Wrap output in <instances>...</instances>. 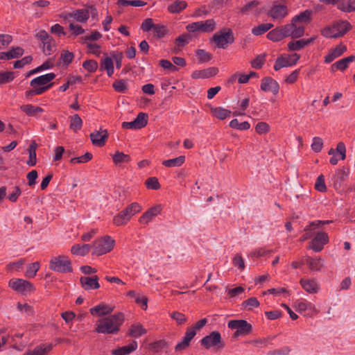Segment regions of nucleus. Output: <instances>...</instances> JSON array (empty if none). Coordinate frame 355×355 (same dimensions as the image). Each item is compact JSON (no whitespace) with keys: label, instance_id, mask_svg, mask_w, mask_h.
<instances>
[{"label":"nucleus","instance_id":"1","mask_svg":"<svg viewBox=\"0 0 355 355\" xmlns=\"http://www.w3.org/2000/svg\"><path fill=\"white\" fill-rule=\"evenodd\" d=\"M123 321V315L118 313L110 317L98 320L96 331L101 334H115L119 331V327Z\"/></svg>","mask_w":355,"mask_h":355},{"label":"nucleus","instance_id":"2","mask_svg":"<svg viewBox=\"0 0 355 355\" xmlns=\"http://www.w3.org/2000/svg\"><path fill=\"white\" fill-rule=\"evenodd\" d=\"M350 28L351 25L347 21H338L322 29L321 34L325 37L337 38L344 35Z\"/></svg>","mask_w":355,"mask_h":355},{"label":"nucleus","instance_id":"3","mask_svg":"<svg viewBox=\"0 0 355 355\" xmlns=\"http://www.w3.org/2000/svg\"><path fill=\"white\" fill-rule=\"evenodd\" d=\"M200 344L205 349H209L214 348L216 351L222 349L225 347V343L222 339L220 334L214 331L209 335L202 338Z\"/></svg>","mask_w":355,"mask_h":355},{"label":"nucleus","instance_id":"4","mask_svg":"<svg viewBox=\"0 0 355 355\" xmlns=\"http://www.w3.org/2000/svg\"><path fill=\"white\" fill-rule=\"evenodd\" d=\"M49 268L53 271L62 273L72 271L71 261L64 255L53 257L50 261Z\"/></svg>","mask_w":355,"mask_h":355},{"label":"nucleus","instance_id":"5","mask_svg":"<svg viewBox=\"0 0 355 355\" xmlns=\"http://www.w3.org/2000/svg\"><path fill=\"white\" fill-rule=\"evenodd\" d=\"M216 21L213 19H209L205 21H199L193 22L187 26L186 28L188 31L210 33L216 28Z\"/></svg>","mask_w":355,"mask_h":355},{"label":"nucleus","instance_id":"6","mask_svg":"<svg viewBox=\"0 0 355 355\" xmlns=\"http://www.w3.org/2000/svg\"><path fill=\"white\" fill-rule=\"evenodd\" d=\"M8 285L12 290L24 295L31 294L35 290L31 282L23 279H11Z\"/></svg>","mask_w":355,"mask_h":355},{"label":"nucleus","instance_id":"7","mask_svg":"<svg viewBox=\"0 0 355 355\" xmlns=\"http://www.w3.org/2000/svg\"><path fill=\"white\" fill-rule=\"evenodd\" d=\"M228 327L232 329H236L234 337H239L243 335L249 334L252 330V325L244 320H232L229 321Z\"/></svg>","mask_w":355,"mask_h":355},{"label":"nucleus","instance_id":"8","mask_svg":"<svg viewBox=\"0 0 355 355\" xmlns=\"http://www.w3.org/2000/svg\"><path fill=\"white\" fill-rule=\"evenodd\" d=\"M114 241L110 236H105L96 241L93 247L94 248V254L100 256L106 254L113 248Z\"/></svg>","mask_w":355,"mask_h":355},{"label":"nucleus","instance_id":"9","mask_svg":"<svg viewBox=\"0 0 355 355\" xmlns=\"http://www.w3.org/2000/svg\"><path fill=\"white\" fill-rule=\"evenodd\" d=\"M212 40L218 48L225 49L228 44L234 41L232 32L230 29L227 31L217 32L214 35Z\"/></svg>","mask_w":355,"mask_h":355},{"label":"nucleus","instance_id":"10","mask_svg":"<svg viewBox=\"0 0 355 355\" xmlns=\"http://www.w3.org/2000/svg\"><path fill=\"white\" fill-rule=\"evenodd\" d=\"M147 114L143 112L139 113L137 118L130 122H123L122 128L124 129L139 130L145 127L147 124Z\"/></svg>","mask_w":355,"mask_h":355},{"label":"nucleus","instance_id":"11","mask_svg":"<svg viewBox=\"0 0 355 355\" xmlns=\"http://www.w3.org/2000/svg\"><path fill=\"white\" fill-rule=\"evenodd\" d=\"M329 242V236L324 232L319 231L311 241V249L315 252H320L323 246Z\"/></svg>","mask_w":355,"mask_h":355},{"label":"nucleus","instance_id":"12","mask_svg":"<svg viewBox=\"0 0 355 355\" xmlns=\"http://www.w3.org/2000/svg\"><path fill=\"white\" fill-rule=\"evenodd\" d=\"M294 307L299 313H305L306 315H309L318 312L315 306L312 303L303 299L295 301Z\"/></svg>","mask_w":355,"mask_h":355},{"label":"nucleus","instance_id":"13","mask_svg":"<svg viewBox=\"0 0 355 355\" xmlns=\"http://www.w3.org/2000/svg\"><path fill=\"white\" fill-rule=\"evenodd\" d=\"M299 59L300 55L297 53H294L288 58L279 57L275 62L274 69L275 71H278L283 67L293 66Z\"/></svg>","mask_w":355,"mask_h":355},{"label":"nucleus","instance_id":"14","mask_svg":"<svg viewBox=\"0 0 355 355\" xmlns=\"http://www.w3.org/2000/svg\"><path fill=\"white\" fill-rule=\"evenodd\" d=\"M300 284L302 288L309 293H317L320 289V284L315 279L302 278Z\"/></svg>","mask_w":355,"mask_h":355},{"label":"nucleus","instance_id":"15","mask_svg":"<svg viewBox=\"0 0 355 355\" xmlns=\"http://www.w3.org/2000/svg\"><path fill=\"white\" fill-rule=\"evenodd\" d=\"M288 15L287 7L282 4H275L268 12V15L275 20H282Z\"/></svg>","mask_w":355,"mask_h":355},{"label":"nucleus","instance_id":"16","mask_svg":"<svg viewBox=\"0 0 355 355\" xmlns=\"http://www.w3.org/2000/svg\"><path fill=\"white\" fill-rule=\"evenodd\" d=\"M80 282L82 287L85 291L98 289V288H100V284L98 283V277L97 275H94L92 277H81L80 279Z\"/></svg>","mask_w":355,"mask_h":355},{"label":"nucleus","instance_id":"17","mask_svg":"<svg viewBox=\"0 0 355 355\" xmlns=\"http://www.w3.org/2000/svg\"><path fill=\"white\" fill-rule=\"evenodd\" d=\"M261 89L266 92H272L274 94H277L279 92V84L270 77H266L263 78L261 84Z\"/></svg>","mask_w":355,"mask_h":355},{"label":"nucleus","instance_id":"18","mask_svg":"<svg viewBox=\"0 0 355 355\" xmlns=\"http://www.w3.org/2000/svg\"><path fill=\"white\" fill-rule=\"evenodd\" d=\"M161 206L156 205L148 209L143 215L139 218V223L142 224H148L150 223L155 216L161 212Z\"/></svg>","mask_w":355,"mask_h":355},{"label":"nucleus","instance_id":"19","mask_svg":"<svg viewBox=\"0 0 355 355\" xmlns=\"http://www.w3.org/2000/svg\"><path fill=\"white\" fill-rule=\"evenodd\" d=\"M55 78V74L53 73H49L42 76H40L33 78L31 83V87L35 86H46L51 84L50 82Z\"/></svg>","mask_w":355,"mask_h":355},{"label":"nucleus","instance_id":"20","mask_svg":"<svg viewBox=\"0 0 355 355\" xmlns=\"http://www.w3.org/2000/svg\"><path fill=\"white\" fill-rule=\"evenodd\" d=\"M331 222V220H315L311 222L309 226L305 227L304 231L306 233L302 236L300 240L304 241L310 239L313 236V230L315 228H318L322 225L329 224Z\"/></svg>","mask_w":355,"mask_h":355},{"label":"nucleus","instance_id":"21","mask_svg":"<svg viewBox=\"0 0 355 355\" xmlns=\"http://www.w3.org/2000/svg\"><path fill=\"white\" fill-rule=\"evenodd\" d=\"M196 335V332L193 328L189 327L187 329L185 333V336H184L182 342L178 343L175 346V351H180L186 349L190 344L191 340L194 338Z\"/></svg>","mask_w":355,"mask_h":355},{"label":"nucleus","instance_id":"22","mask_svg":"<svg viewBox=\"0 0 355 355\" xmlns=\"http://www.w3.org/2000/svg\"><path fill=\"white\" fill-rule=\"evenodd\" d=\"M108 134L106 130L95 131L90 134V138L93 144L98 146H104Z\"/></svg>","mask_w":355,"mask_h":355},{"label":"nucleus","instance_id":"23","mask_svg":"<svg viewBox=\"0 0 355 355\" xmlns=\"http://www.w3.org/2000/svg\"><path fill=\"white\" fill-rule=\"evenodd\" d=\"M315 37H313L309 39H302L296 41H291L288 43V46L291 51H300L304 46L310 44L315 40Z\"/></svg>","mask_w":355,"mask_h":355},{"label":"nucleus","instance_id":"24","mask_svg":"<svg viewBox=\"0 0 355 355\" xmlns=\"http://www.w3.org/2000/svg\"><path fill=\"white\" fill-rule=\"evenodd\" d=\"M218 71L217 68L209 67L204 70L195 71L191 76L193 78H207L215 76Z\"/></svg>","mask_w":355,"mask_h":355},{"label":"nucleus","instance_id":"25","mask_svg":"<svg viewBox=\"0 0 355 355\" xmlns=\"http://www.w3.org/2000/svg\"><path fill=\"white\" fill-rule=\"evenodd\" d=\"M347 51V47L345 45L340 44L334 49L331 50L329 53L325 56L324 61L327 63L331 62L334 59L340 56L344 52Z\"/></svg>","mask_w":355,"mask_h":355},{"label":"nucleus","instance_id":"26","mask_svg":"<svg viewBox=\"0 0 355 355\" xmlns=\"http://www.w3.org/2000/svg\"><path fill=\"white\" fill-rule=\"evenodd\" d=\"M324 260L321 258H311L307 257L304 263L309 266V268L312 271H320L324 266Z\"/></svg>","mask_w":355,"mask_h":355},{"label":"nucleus","instance_id":"27","mask_svg":"<svg viewBox=\"0 0 355 355\" xmlns=\"http://www.w3.org/2000/svg\"><path fill=\"white\" fill-rule=\"evenodd\" d=\"M355 60V57L354 55H350L347 58H344L334 64L331 66V70L335 71L337 69L343 71L345 69L347 68L349 63L352 62Z\"/></svg>","mask_w":355,"mask_h":355},{"label":"nucleus","instance_id":"28","mask_svg":"<svg viewBox=\"0 0 355 355\" xmlns=\"http://www.w3.org/2000/svg\"><path fill=\"white\" fill-rule=\"evenodd\" d=\"M113 311V308L104 304H101L99 305H97L92 309H90V313L92 315H105L110 314Z\"/></svg>","mask_w":355,"mask_h":355},{"label":"nucleus","instance_id":"29","mask_svg":"<svg viewBox=\"0 0 355 355\" xmlns=\"http://www.w3.org/2000/svg\"><path fill=\"white\" fill-rule=\"evenodd\" d=\"M137 348V341H132L130 345L119 347L112 351L114 355H125L134 352Z\"/></svg>","mask_w":355,"mask_h":355},{"label":"nucleus","instance_id":"30","mask_svg":"<svg viewBox=\"0 0 355 355\" xmlns=\"http://www.w3.org/2000/svg\"><path fill=\"white\" fill-rule=\"evenodd\" d=\"M20 109L29 116H35L44 111L42 107L34 106L31 104L21 105Z\"/></svg>","mask_w":355,"mask_h":355},{"label":"nucleus","instance_id":"31","mask_svg":"<svg viewBox=\"0 0 355 355\" xmlns=\"http://www.w3.org/2000/svg\"><path fill=\"white\" fill-rule=\"evenodd\" d=\"M92 245L89 244H84V245H74L71 247V253L76 255L79 256H84L89 253L92 248Z\"/></svg>","mask_w":355,"mask_h":355},{"label":"nucleus","instance_id":"32","mask_svg":"<svg viewBox=\"0 0 355 355\" xmlns=\"http://www.w3.org/2000/svg\"><path fill=\"white\" fill-rule=\"evenodd\" d=\"M191 39V36L189 35L185 34L179 36L175 40L176 46L173 49V52L178 53L181 51V48L189 43Z\"/></svg>","mask_w":355,"mask_h":355},{"label":"nucleus","instance_id":"33","mask_svg":"<svg viewBox=\"0 0 355 355\" xmlns=\"http://www.w3.org/2000/svg\"><path fill=\"white\" fill-rule=\"evenodd\" d=\"M102 70H106L107 76L111 77L114 73V62L111 58L106 57L101 64Z\"/></svg>","mask_w":355,"mask_h":355},{"label":"nucleus","instance_id":"34","mask_svg":"<svg viewBox=\"0 0 355 355\" xmlns=\"http://www.w3.org/2000/svg\"><path fill=\"white\" fill-rule=\"evenodd\" d=\"M112 159L116 165H120L121 164L128 163L130 161V157L122 152L116 151L112 155Z\"/></svg>","mask_w":355,"mask_h":355},{"label":"nucleus","instance_id":"35","mask_svg":"<svg viewBox=\"0 0 355 355\" xmlns=\"http://www.w3.org/2000/svg\"><path fill=\"white\" fill-rule=\"evenodd\" d=\"M185 161V157L183 155L179 156L176 158L164 160L162 164L166 167H178L183 164Z\"/></svg>","mask_w":355,"mask_h":355},{"label":"nucleus","instance_id":"36","mask_svg":"<svg viewBox=\"0 0 355 355\" xmlns=\"http://www.w3.org/2000/svg\"><path fill=\"white\" fill-rule=\"evenodd\" d=\"M211 112L214 116L221 120L226 119L231 114L230 110L221 107L211 108Z\"/></svg>","mask_w":355,"mask_h":355},{"label":"nucleus","instance_id":"37","mask_svg":"<svg viewBox=\"0 0 355 355\" xmlns=\"http://www.w3.org/2000/svg\"><path fill=\"white\" fill-rule=\"evenodd\" d=\"M130 219L127 216L124 210L121 211L119 214L113 218V223L117 226L125 225Z\"/></svg>","mask_w":355,"mask_h":355},{"label":"nucleus","instance_id":"38","mask_svg":"<svg viewBox=\"0 0 355 355\" xmlns=\"http://www.w3.org/2000/svg\"><path fill=\"white\" fill-rule=\"evenodd\" d=\"M36 148H37V144L35 142H33L28 148V153H29V157L28 160L27 161V164L33 166L36 164Z\"/></svg>","mask_w":355,"mask_h":355},{"label":"nucleus","instance_id":"39","mask_svg":"<svg viewBox=\"0 0 355 355\" xmlns=\"http://www.w3.org/2000/svg\"><path fill=\"white\" fill-rule=\"evenodd\" d=\"M187 6V3L183 1H177L170 4L168 10L173 13L180 12L184 10Z\"/></svg>","mask_w":355,"mask_h":355},{"label":"nucleus","instance_id":"40","mask_svg":"<svg viewBox=\"0 0 355 355\" xmlns=\"http://www.w3.org/2000/svg\"><path fill=\"white\" fill-rule=\"evenodd\" d=\"M70 15L80 22L85 21L89 18V14L85 9L77 10Z\"/></svg>","mask_w":355,"mask_h":355},{"label":"nucleus","instance_id":"41","mask_svg":"<svg viewBox=\"0 0 355 355\" xmlns=\"http://www.w3.org/2000/svg\"><path fill=\"white\" fill-rule=\"evenodd\" d=\"M312 14V11L310 10H306L305 11L301 12L298 15L295 16L293 19V22H308Z\"/></svg>","mask_w":355,"mask_h":355},{"label":"nucleus","instance_id":"42","mask_svg":"<svg viewBox=\"0 0 355 355\" xmlns=\"http://www.w3.org/2000/svg\"><path fill=\"white\" fill-rule=\"evenodd\" d=\"M273 27L272 24H261L257 27H254L252 30V34L254 35H261L264 33L267 32L269 29Z\"/></svg>","mask_w":355,"mask_h":355},{"label":"nucleus","instance_id":"43","mask_svg":"<svg viewBox=\"0 0 355 355\" xmlns=\"http://www.w3.org/2000/svg\"><path fill=\"white\" fill-rule=\"evenodd\" d=\"M146 330L140 324H132L130 329V335L132 337H139L146 334Z\"/></svg>","mask_w":355,"mask_h":355},{"label":"nucleus","instance_id":"44","mask_svg":"<svg viewBox=\"0 0 355 355\" xmlns=\"http://www.w3.org/2000/svg\"><path fill=\"white\" fill-rule=\"evenodd\" d=\"M83 121L78 114H74L71 117L70 128L76 132L82 128Z\"/></svg>","mask_w":355,"mask_h":355},{"label":"nucleus","instance_id":"45","mask_svg":"<svg viewBox=\"0 0 355 355\" xmlns=\"http://www.w3.org/2000/svg\"><path fill=\"white\" fill-rule=\"evenodd\" d=\"M141 210V207L137 202L132 203L124 211L127 214V216L130 219L134 215L139 212Z\"/></svg>","mask_w":355,"mask_h":355},{"label":"nucleus","instance_id":"46","mask_svg":"<svg viewBox=\"0 0 355 355\" xmlns=\"http://www.w3.org/2000/svg\"><path fill=\"white\" fill-rule=\"evenodd\" d=\"M40 263L35 262L27 266L26 276L28 278H33L36 275L37 272L39 270Z\"/></svg>","mask_w":355,"mask_h":355},{"label":"nucleus","instance_id":"47","mask_svg":"<svg viewBox=\"0 0 355 355\" xmlns=\"http://www.w3.org/2000/svg\"><path fill=\"white\" fill-rule=\"evenodd\" d=\"M267 37L273 42H278L282 40L284 37L282 36V33H281V31L279 28H276L271 31H270L267 34Z\"/></svg>","mask_w":355,"mask_h":355},{"label":"nucleus","instance_id":"48","mask_svg":"<svg viewBox=\"0 0 355 355\" xmlns=\"http://www.w3.org/2000/svg\"><path fill=\"white\" fill-rule=\"evenodd\" d=\"M259 306V302L256 297H250L247 300H245L242 303V306L243 309L247 310H252L254 307H258Z\"/></svg>","mask_w":355,"mask_h":355},{"label":"nucleus","instance_id":"49","mask_svg":"<svg viewBox=\"0 0 355 355\" xmlns=\"http://www.w3.org/2000/svg\"><path fill=\"white\" fill-rule=\"evenodd\" d=\"M230 126L232 128H236L241 130H248L250 125L248 122L244 121L239 123L237 119H233L230 123Z\"/></svg>","mask_w":355,"mask_h":355},{"label":"nucleus","instance_id":"50","mask_svg":"<svg viewBox=\"0 0 355 355\" xmlns=\"http://www.w3.org/2000/svg\"><path fill=\"white\" fill-rule=\"evenodd\" d=\"M114 89L121 93H125L128 89L127 82L125 80H118L113 83Z\"/></svg>","mask_w":355,"mask_h":355},{"label":"nucleus","instance_id":"51","mask_svg":"<svg viewBox=\"0 0 355 355\" xmlns=\"http://www.w3.org/2000/svg\"><path fill=\"white\" fill-rule=\"evenodd\" d=\"M119 3L123 6H131L134 7L144 6L146 4V2L140 0H121Z\"/></svg>","mask_w":355,"mask_h":355},{"label":"nucleus","instance_id":"52","mask_svg":"<svg viewBox=\"0 0 355 355\" xmlns=\"http://www.w3.org/2000/svg\"><path fill=\"white\" fill-rule=\"evenodd\" d=\"M15 78L13 72L4 71L0 72V84H5L10 83Z\"/></svg>","mask_w":355,"mask_h":355},{"label":"nucleus","instance_id":"53","mask_svg":"<svg viewBox=\"0 0 355 355\" xmlns=\"http://www.w3.org/2000/svg\"><path fill=\"white\" fill-rule=\"evenodd\" d=\"M83 67L89 72H94L98 68V63L94 60H86L83 63Z\"/></svg>","mask_w":355,"mask_h":355},{"label":"nucleus","instance_id":"54","mask_svg":"<svg viewBox=\"0 0 355 355\" xmlns=\"http://www.w3.org/2000/svg\"><path fill=\"white\" fill-rule=\"evenodd\" d=\"M323 146V141L320 137H315L313 138V142L311 144V149L315 153H319L321 151Z\"/></svg>","mask_w":355,"mask_h":355},{"label":"nucleus","instance_id":"55","mask_svg":"<svg viewBox=\"0 0 355 355\" xmlns=\"http://www.w3.org/2000/svg\"><path fill=\"white\" fill-rule=\"evenodd\" d=\"M196 55L200 62H208L212 57L211 53L207 52L203 49L198 50L196 52Z\"/></svg>","mask_w":355,"mask_h":355},{"label":"nucleus","instance_id":"56","mask_svg":"<svg viewBox=\"0 0 355 355\" xmlns=\"http://www.w3.org/2000/svg\"><path fill=\"white\" fill-rule=\"evenodd\" d=\"M294 23L295 22L292 21L291 24H286L284 26L279 27L281 33H282L284 38L292 35L293 28H294Z\"/></svg>","mask_w":355,"mask_h":355},{"label":"nucleus","instance_id":"57","mask_svg":"<svg viewBox=\"0 0 355 355\" xmlns=\"http://www.w3.org/2000/svg\"><path fill=\"white\" fill-rule=\"evenodd\" d=\"M146 185L148 189L154 190H157L160 187L158 180L155 177L148 178L146 181Z\"/></svg>","mask_w":355,"mask_h":355},{"label":"nucleus","instance_id":"58","mask_svg":"<svg viewBox=\"0 0 355 355\" xmlns=\"http://www.w3.org/2000/svg\"><path fill=\"white\" fill-rule=\"evenodd\" d=\"M315 188L320 192H324L326 191L327 187L324 183V177L323 175H320L317 178L315 184Z\"/></svg>","mask_w":355,"mask_h":355},{"label":"nucleus","instance_id":"59","mask_svg":"<svg viewBox=\"0 0 355 355\" xmlns=\"http://www.w3.org/2000/svg\"><path fill=\"white\" fill-rule=\"evenodd\" d=\"M340 9L347 12L355 11V0H349L347 3L342 5Z\"/></svg>","mask_w":355,"mask_h":355},{"label":"nucleus","instance_id":"60","mask_svg":"<svg viewBox=\"0 0 355 355\" xmlns=\"http://www.w3.org/2000/svg\"><path fill=\"white\" fill-rule=\"evenodd\" d=\"M265 62V55H259L257 58L251 62L252 67L255 69L261 68Z\"/></svg>","mask_w":355,"mask_h":355},{"label":"nucleus","instance_id":"61","mask_svg":"<svg viewBox=\"0 0 355 355\" xmlns=\"http://www.w3.org/2000/svg\"><path fill=\"white\" fill-rule=\"evenodd\" d=\"M171 317L175 320L179 324H183L186 322V316L180 312H173L171 313Z\"/></svg>","mask_w":355,"mask_h":355},{"label":"nucleus","instance_id":"62","mask_svg":"<svg viewBox=\"0 0 355 355\" xmlns=\"http://www.w3.org/2000/svg\"><path fill=\"white\" fill-rule=\"evenodd\" d=\"M37 176V172L35 170H33L27 174L28 184L30 187H33L35 184Z\"/></svg>","mask_w":355,"mask_h":355},{"label":"nucleus","instance_id":"63","mask_svg":"<svg viewBox=\"0 0 355 355\" xmlns=\"http://www.w3.org/2000/svg\"><path fill=\"white\" fill-rule=\"evenodd\" d=\"M255 130L259 134H264L269 131V125L265 122H259L256 125Z\"/></svg>","mask_w":355,"mask_h":355},{"label":"nucleus","instance_id":"64","mask_svg":"<svg viewBox=\"0 0 355 355\" xmlns=\"http://www.w3.org/2000/svg\"><path fill=\"white\" fill-rule=\"evenodd\" d=\"M52 349L51 344H45L43 345L37 346L35 348V350H38V353L40 355H46V353L50 352Z\"/></svg>","mask_w":355,"mask_h":355}]
</instances>
